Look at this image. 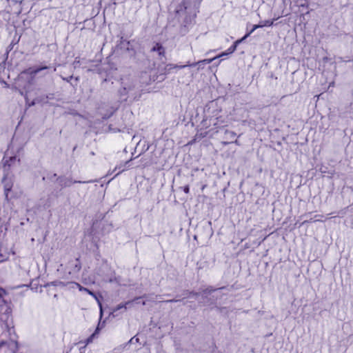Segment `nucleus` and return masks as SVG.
I'll list each match as a JSON object with an SVG mask.
<instances>
[{"label": "nucleus", "mask_w": 353, "mask_h": 353, "mask_svg": "<svg viewBox=\"0 0 353 353\" xmlns=\"http://www.w3.org/2000/svg\"><path fill=\"white\" fill-rule=\"evenodd\" d=\"M203 0H194V1L196 3H200Z\"/></svg>", "instance_id": "obj_26"}, {"label": "nucleus", "mask_w": 353, "mask_h": 353, "mask_svg": "<svg viewBox=\"0 0 353 353\" xmlns=\"http://www.w3.org/2000/svg\"><path fill=\"white\" fill-rule=\"evenodd\" d=\"M186 65H179L177 64L168 63L161 70V74L167 75L170 74L173 70H179L185 68Z\"/></svg>", "instance_id": "obj_5"}, {"label": "nucleus", "mask_w": 353, "mask_h": 353, "mask_svg": "<svg viewBox=\"0 0 353 353\" xmlns=\"http://www.w3.org/2000/svg\"><path fill=\"white\" fill-rule=\"evenodd\" d=\"M19 39H14L12 41V42L10 43V44L9 45V46L8 47V50H10H10H12V48H13V47H14V46H15L16 44H17V43H18V42H19Z\"/></svg>", "instance_id": "obj_19"}, {"label": "nucleus", "mask_w": 353, "mask_h": 353, "mask_svg": "<svg viewBox=\"0 0 353 353\" xmlns=\"http://www.w3.org/2000/svg\"><path fill=\"white\" fill-rule=\"evenodd\" d=\"M151 52H157L159 57H164L165 56V49L163 46L159 43L157 42L154 43V46L150 50Z\"/></svg>", "instance_id": "obj_7"}, {"label": "nucleus", "mask_w": 353, "mask_h": 353, "mask_svg": "<svg viewBox=\"0 0 353 353\" xmlns=\"http://www.w3.org/2000/svg\"><path fill=\"white\" fill-rule=\"evenodd\" d=\"M139 299V297H137V298H134L133 300L132 301H128L127 302H125V303H121V304H119L118 305L116 306V307L114 309V312H117L122 308H124L125 310H127L128 307H130L134 301L138 300Z\"/></svg>", "instance_id": "obj_9"}, {"label": "nucleus", "mask_w": 353, "mask_h": 353, "mask_svg": "<svg viewBox=\"0 0 353 353\" xmlns=\"http://www.w3.org/2000/svg\"><path fill=\"white\" fill-rule=\"evenodd\" d=\"M70 265L71 271L70 273H78L81 270V262L80 261V256L76 258L74 261H70L69 262Z\"/></svg>", "instance_id": "obj_6"}, {"label": "nucleus", "mask_w": 353, "mask_h": 353, "mask_svg": "<svg viewBox=\"0 0 353 353\" xmlns=\"http://www.w3.org/2000/svg\"><path fill=\"white\" fill-rule=\"evenodd\" d=\"M274 23V19H269L260 21L261 28L272 26Z\"/></svg>", "instance_id": "obj_15"}, {"label": "nucleus", "mask_w": 353, "mask_h": 353, "mask_svg": "<svg viewBox=\"0 0 353 353\" xmlns=\"http://www.w3.org/2000/svg\"><path fill=\"white\" fill-rule=\"evenodd\" d=\"M7 1L8 2V1H9V0H7Z\"/></svg>", "instance_id": "obj_36"}, {"label": "nucleus", "mask_w": 353, "mask_h": 353, "mask_svg": "<svg viewBox=\"0 0 353 353\" xmlns=\"http://www.w3.org/2000/svg\"><path fill=\"white\" fill-rule=\"evenodd\" d=\"M239 137H240V135H239V136L236 137L234 138V140H232V141H221V144H222L223 145H228V144H230V143H235L236 145H241V143H240V142H239Z\"/></svg>", "instance_id": "obj_13"}, {"label": "nucleus", "mask_w": 353, "mask_h": 353, "mask_svg": "<svg viewBox=\"0 0 353 353\" xmlns=\"http://www.w3.org/2000/svg\"><path fill=\"white\" fill-rule=\"evenodd\" d=\"M319 97H320V95H316V96H315V97H316V98H317V100L319 99Z\"/></svg>", "instance_id": "obj_30"}, {"label": "nucleus", "mask_w": 353, "mask_h": 353, "mask_svg": "<svg viewBox=\"0 0 353 353\" xmlns=\"http://www.w3.org/2000/svg\"><path fill=\"white\" fill-rule=\"evenodd\" d=\"M83 291L88 292L89 294L92 296H94V293L87 288H83Z\"/></svg>", "instance_id": "obj_22"}, {"label": "nucleus", "mask_w": 353, "mask_h": 353, "mask_svg": "<svg viewBox=\"0 0 353 353\" xmlns=\"http://www.w3.org/2000/svg\"><path fill=\"white\" fill-rule=\"evenodd\" d=\"M142 304L144 305H145V301H143Z\"/></svg>", "instance_id": "obj_35"}, {"label": "nucleus", "mask_w": 353, "mask_h": 353, "mask_svg": "<svg viewBox=\"0 0 353 353\" xmlns=\"http://www.w3.org/2000/svg\"><path fill=\"white\" fill-rule=\"evenodd\" d=\"M261 28L260 23L259 24L254 25L252 28L248 32L245 36L243 37L244 39H245L247 37H248L255 30Z\"/></svg>", "instance_id": "obj_16"}, {"label": "nucleus", "mask_w": 353, "mask_h": 353, "mask_svg": "<svg viewBox=\"0 0 353 353\" xmlns=\"http://www.w3.org/2000/svg\"><path fill=\"white\" fill-rule=\"evenodd\" d=\"M120 173H121V171H119V172L117 173V175H119Z\"/></svg>", "instance_id": "obj_34"}, {"label": "nucleus", "mask_w": 353, "mask_h": 353, "mask_svg": "<svg viewBox=\"0 0 353 353\" xmlns=\"http://www.w3.org/2000/svg\"><path fill=\"white\" fill-rule=\"evenodd\" d=\"M243 40L244 38H241L240 39L235 41L234 43L227 50L226 52H222L219 56H216V57H221L223 56L233 53L236 50L238 45L241 43Z\"/></svg>", "instance_id": "obj_8"}, {"label": "nucleus", "mask_w": 353, "mask_h": 353, "mask_svg": "<svg viewBox=\"0 0 353 353\" xmlns=\"http://www.w3.org/2000/svg\"><path fill=\"white\" fill-rule=\"evenodd\" d=\"M48 66H41V67H36V68H28L23 71L21 72V74H28L30 75L32 79L34 78L36 74L39 73V72L48 69Z\"/></svg>", "instance_id": "obj_4"}, {"label": "nucleus", "mask_w": 353, "mask_h": 353, "mask_svg": "<svg viewBox=\"0 0 353 353\" xmlns=\"http://www.w3.org/2000/svg\"><path fill=\"white\" fill-rule=\"evenodd\" d=\"M179 301V300H177V299H170V300L164 301L163 302H165V303H173V302H177Z\"/></svg>", "instance_id": "obj_23"}, {"label": "nucleus", "mask_w": 353, "mask_h": 353, "mask_svg": "<svg viewBox=\"0 0 353 353\" xmlns=\"http://www.w3.org/2000/svg\"><path fill=\"white\" fill-rule=\"evenodd\" d=\"M181 188L183 190V191L185 194H188L190 192V186H189V185H185L183 187H181Z\"/></svg>", "instance_id": "obj_20"}, {"label": "nucleus", "mask_w": 353, "mask_h": 353, "mask_svg": "<svg viewBox=\"0 0 353 353\" xmlns=\"http://www.w3.org/2000/svg\"><path fill=\"white\" fill-rule=\"evenodd\" d=\"M75 285L79 288L80 291H83L84 288L82 287L80 284H79L78 283H75Z\"/></svg>", "instance_id": "obj_24"}, {"label": "nucleus", "mask_w": 353, "mask_h": 353, "mask_svg": "<svg viewBox=\"0 0 353 353\" xmlns=\"http://www.w3.org/2000/svg\"><path fill=\"white\" fill-rule=\"evenodd\" d=\"M236 137V134L233 132L228 130H226L224 132V141H232L234 139V138Z\"/></svg>", "instance_id": "obj_10"}, {"label": "nucleus", "mask_w": 353, "mask_h": 353, "mask_svg": "<svg viewBox=\"0 0 353 353\" xmlns=\"http://www.w3.org/2000/svg\"><path fill=\"white\" fill-rule=\"evenodd\" d=\"M21 160L17 156H11L8 157L7 154H5L2 159L3 168L4 171L9 172L12 168L20 165Z\"/></svg>", "instance_id": "obj_3"}, {"label": "nucleus", "mask_w": 353, "mask_h": 353, "mask_svg": "<svg viewBox=\"0 0 353 353\" xmlns=\"http://www.w3.org/2000/svg\"><path fill=\"white\" fill-rule=\"evenodd\" d=\"M234 153H235V150H234V151L232 152L231 155H230V154H226V155H225V157H233V155H234Z\"/></svg>", "instance_id": "obj_25"}, {"label": "nucleus", "mask_w": 353, "mask_h": 353, "mask_svg": "<svg viewBox=\"0 0 353 353\" xmlns=\"http://www.w3.org/2000/svg\"><path fill=\"white\" fill-rule=\"evenodd\" d=\"M206 185H203V186L201 187V190H203L205 188H206Z\"/></svg>", "instance_id": "obj_27"}, {"label": "nucleus", "mask_w": 353, "mask_h": 353, "mask_svg": "<svg viewBox=\"0 0 353 353\" xmlns=\"http://www.w3.org/2000/svg\"><path fill=\"white\" fill-rule=\"evenodd\" d=\"M12 183H6L4 185L5 196H6V198L7 199L8 198V194L12 190Z\"/></svg>", "instance_id": "obj_14"}, {"label": "nucleus", "mask_w": 353, "mask_h": 353, "mask_svg": "<svg viewBox=\"0 0 353 353\" xmlns=\"http://www.w3.org/2000/svg\"><path fill=\"white\" fill-rule=\"evenodd\" d=\"M99 332V328L97 327L94 332L88 339H86L83 343H84L85 346L88 345L90 343L93 341V339L98 335Z\"/></svg>", "instance_id": "obj_11"}, {"label": "nucleus", "mask_w": 353, "mask_h": 353, "mask_svg": "<svg viewBox=\"0 0 353 353\" xmlns=\"http://www.w3.org/2000/svg\"><path fill=\"white\" fill-rule=\"evenodd\" d=\"M120 173H121V171H119V172L117 173V175H119Z\"/></svg>", "instance_id": "obj_31"}, {"label": "nucleus", "mask_w": 353, "mask_h": 353, "mask_svg": "<svg viewBox=\"0 0 353 353\" xmlns=\"http://www.w3.org/2000/svg\"><path fill=\"white\" fill-rule=\"evenodd\" d=\"M217 57H215L214 58H212V59H203V60H201V61H199L198 62H196V63H191V64H188L187 65L188 66H195L196 65H199L200 63H212L214 59H216Z\"/></svg>", "instance_id": "obj_12"}, {"label": "nucleus", "mask_w": 353, "mask_h": 353, "mask_svg": "<svg viewBox=\"0 0 353 353\" xmlns=\"http://www.w3.org/2000/svg\"><path fill=\"white\" fill-rule=\"evenodd\" d=\"M196 115L194 119H192V123L198 124L200 129L197 131L193 140L190 143H192L201 139L208 136L212 135L218 132L219 130L223 127V120L221 117L216 115L208 116L205 114V112H202L200 115L199 112H196Z\"/></svg>", "instance_id": "obj_1"}, {"label": "nucleus", "mask_w": 353, "mask_h": 353, "mask_svg": "<svg viewBox=\"0 0 353 353\" xmlns=\"http://www.w3.org/2000/svg\"><path fill=\"white\" fill-rule=\"evenodd\" d=\"M314 218L316 221H325L327 219V218L323 214H316Z\"/></svg>", "instance_id": "obj_18"}, {"label": "nucleus", "mask_w": 353, "mask_h": 353, "mask_svg": "<svg viewBox=\"0 0 353 353\" xmlns=\"http://www.w3.org/2000/svg\"><path fill=\"white\" fill-rule=\"evenodd\" d=\"M120 173H121V171H119V172L117 173V175H119Z\"/></svg>", "instance_id": "obj_32"}, {"label": "nucleus", "mask_w": 353, "mask_h": 353, "mask_svg": "<svg viewBox=\"0 0 353 353\" xmlns=\"http://www.w3.org/2000/svg\"><path fill=\"white\" fill-rule=\"evenodd\" d=\"M25 99L28 107L35 105H42L48 102V96L39 90H33L26 92Z\"/></svg>", "instance_id": "obj_2"}, {"label": "nucleus", "mask_w": 353, "mask_h": 353, "mask_svg": "<svg viewBox=\"0 0 353 353\" xmlns=\"http://www.w3.org/2000/svg\"><path fill=\"white\" fill-rule=\"evenodd\" d=\"M120 173H121V171H119V172L117 173V175H119Z\"/></svg>", "instance_id": "obj_33"}, {"label": "nucleus", "mask_w": 353, "mask_h": 353, "mask_svg": "<svg viewBox=\"0 0 353 353\" xmlns=\"http://www.w3.org/2000/svg\"><path fill=\"white\" fill-rule=\"evenodd\" d=\"M316 219H314V218H311L310 220H305V221H304L301 223V225H304V224H305V223H314V222H316Z\"/></svg>", "instance_id": "obj_21"}, {"label": "nucleus", "mask_w": 353, "mask_h": 353, "mask_svg": "<svg viewBox=\"0 0 353 353\" xmlns=\"http://www.w3.org/2000/svg\"><path fill=\"white\" fill-rule=\"evenodd\" d=\"M77 181H72L71 179H65L64 181V182L61 184V185L63 187H68V186H70L72 184H74L75 183H77Z\"/></svg>", "instance_id": "obj_17"}, {"label": "nucleus", "mask_w": 353, "mask_h": 353, "mask_svg": "<svg viewBox=\"0 0 353 353\" xmlns=\"http://www.w3.org/2000/svg\"><path fill=\"white\" fill-rule=\"evenodd\" d=\"M190 294L196 295V293H195V292H190Z\"/></svg>", "instance_id": "obj_28"}, {"label": "nucleus", "mask_w": 353, "mask_h": 353, "mask_svg": "<svg viewBox=\"0 0 353 353\" xmlns=\"http://www.w3.org/2000/svg\"><path fill=\"white\" fill-rule=\"evenodd\" d=\"M334 82H332L331 83H330V86L334 85Z\"/></svg>", "instance_id": "obj_29"}]
</instances>
